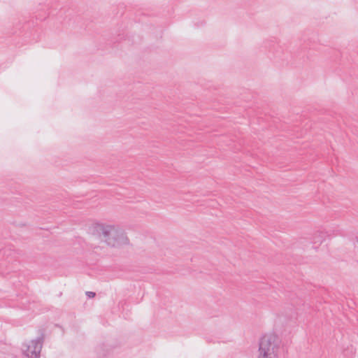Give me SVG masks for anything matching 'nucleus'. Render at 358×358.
<instances>
[{"label": "nucleus", "instance_id": "obj_1", "mask_svg": "<svg viewBox=\"0 0 358 358\" xmlns=\"http://www.w3.org/2000/svg\"><path fill=\"white\" fill-rule=\"evenodd\" d=\"M92 234L111 247H120L129 243L124 231L115 226L96 223L93 225Z\"/></svg>", "mask_w": 358, "mask_h": 358}, {"label": "nucleus", "instance_id": "obj_2", "mask_svg": "<svg viewBox=\"0 0 358 358\" xmlns=\"http://www.w3.org/2000/svg\"><path fill=\"white\" fill-rule=\"evenodd\" d=\"M279 338L275 334L264 335L259 342V358H278Z\"/></svg>", "mask_w": 358, "mask_h": 358}, {"label": "nucleus", "instance_id": "obj_3", "mask_svg": "<svg viewBox=\"0 0 358 358\" xmlns=\"http://www.w3.org/2000/svg\"><path fill=\"white\" fill-rule=\"evenodd\" d=\"M40 336L32 340L29 345H24L22 349L23 358H39L45 339L44 331L39 330Z\"/></svg>", "mask_w": 358, "mask_h": 358}, {"label": "nucleus", "instance_id": "obj_4", "mask_svg": "<svg viewBox=\"0 0 358 358\" xmlns=\"http://www.w3.org/2000/svg\"><path fill=\"white\" fill-rule=\"evenodd\" d=\"M110 347L105 343H103L96 348V352L99 358H103L106 357L110 352Z\"/></svg>", "mask_w": 358, "mask_h": 358}, {"label": "nucleus", "instance_id": "obj_5", "mask_svg": "<svg viewBox=\"0 0 358 358\" xmlns=\"http://www.w3.org/2000/svg\"><path fill=\"white\" fill-rule=\"evenodd\" d=\"M329 232H324L322 231H317L313 237V244H321L327 236H329Z\"/></svg>", "mask_w": 358, "mask_h": 358}, {"label": "nucleus", "instance_id": "obj_6", "mask_svg": "<svg viewBox=\"0 0 358 358\" xmlns=\"http://www.w3.org/2000/svg\"><path fill=\"white\" fill-rule=\"evenodd\" d=\"M85 294L87 295V296L88 298H93V297H94L96 296V293L95 292H90V291L86 292Z\"/></svg>", "mask_w": 358, "mask_h": 358}, {"label": "nucleus", "instance_id": "obj_7", "mask_svg": "<svg viewBox=\"0 0 358 358\" xmlns=\"http://www.w3.org/2000/svg\"><path fill=\"white\" fill-rule=\"evenodd\" d=\"M357 243H358V240H357Z\"/></svg>", "mask_w": 358, "mask_h": 358}]
</instances>
